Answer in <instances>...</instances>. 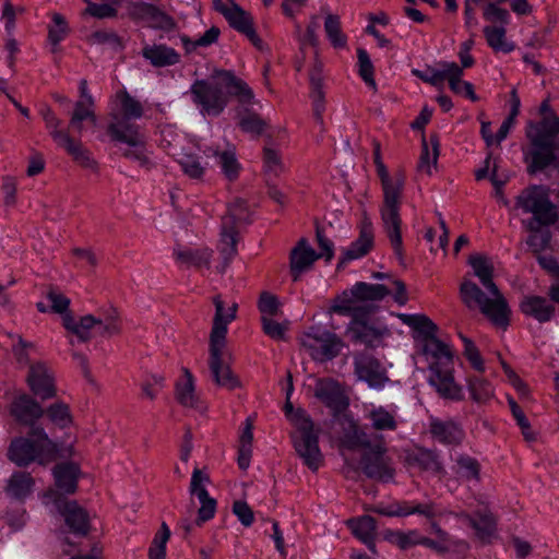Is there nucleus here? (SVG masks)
<instances>
[{
  "label": "nucleus",
  "mask_w": 559,
  "mask_h": 559,
  "mask_svg": "<svg viewBox=\"0 0 559 559\" xmlns=\"http://www.w3.org/2000/svg\"><path fill=\"white\" fill-rule=\"evenodd\" d=\"M468 263L474 275L479 278L481 285L488 292L489 297L474 282L465 280L460 287L463 302L468 308L478 307L495 325L506 328L509 324L510 310L492 281L493 264L491 260L481 254H473Z\"/></svg>",
  "instance_id": "1"
},
{
  "label": "nucleus",
  "mask_w": 559,
  "mask_h": 559,
  "mask_svg": "<svg viewBox=\"0 0 559 559\" xmlns=\"http://www.w3.org/2000/svg\"><path fill=\"white\" fill-rule=\"evenodd\" d=\"M215 316L210 334L209 368L213 380L227 389L239 386L240 382L230 370V355L226 348L227 325L235 319L237 305L231 304L227 308L219 296L214 297Z\"/></svg>",
  "instance_id": "2"
},
{
  "label": "nucleus",
  "mask_w": 559,
  "mask_h": 559,
  "mask_svg": "<svg viewBox=\"0 0 559 559\" xmlns=\"http://www.w3.org/2000/svg\"><path fill=\"white\" fill-rule=\"evenodd\" d=\"M421 354L428 365L427 381L440 396L453 401L463 399V391L453 376L454 352L437 336L428 337L421 344Z\"/></svg>",
  "instance_id": "3"
},
{
  "label": "nucleus",
  "mask_w": 559,
  "mask_h": 559,
  "mask_svg": "<svg viewBox=\"0 0 559 559\" xmlns=\"http://www.w3.org/2000/svg\"><path fill=\"white\" fill-rule=\"evenodd\" d=\"M374 165L383 193L382 222L392 246L396 252H400L402 246L400 205L405 186V175L400 170L393 174L389 173L381 159L379 147L374 151Z\"/></svg>",
  "instance_id": "4"
},
{
  "label": "nucleus",
  "mask_w": 559,
  "mask_h": 559,
  "mask_svg": "<svg viewBox=\"0 0 559 559\" xmlns=\"http://www.w3.org/2000/svg\"><path fill=\"white\" fill-rule=\"evenodd\" d=\"M242 92V81L226 70L215 71L206 80H197L190 88L193 103L213 116L219 115L229 100Z\"/></svg>",
  "instance_id": "5"
},
{
  "label": "nucleus",
  "mask_w": 559,
  "mask_h": 559,
  "mask_svg": "<svg viewBox=\"0 0 559 559\" xmlns=\"http://www.w3.org/2000/svg\"><path fill=\"white\" fill-rule=\"evenodd\" d=\"M559 133V117L549 111L539 123H531L527 136L533 145L530 171L559 170V145L551 138Z\"/></svg>",
  "instance_id": "6"
},
{
  "label": "nucleus",
  "mask_w": 559,
  "mask_h": 559,
  "mask_svg": "<svg viewBox=\"0 0 559 559\" xmlns=\"http://www.w3.org/2000/svg\"><path fill=\"white\" fill-rule=\"evenodd\" d=\"M349 429L344 433L342 445L345 449L362 450V471L370 477L381 481H389L393 478V468L389 459L384 455V448L381 443L370 447L366 440V433L361 431L357 423L347 419Z\"/></svg>",
  "instance_id": "7"
},
{
  "label": "nucleus",
  "mask_w": 559,
  "mask_h": 559,
  "mask_svg": "<svg viewBox=\"0 0 559 559\" xmlns=\"http://www.w3.org/2000/svg\"><path fill=\"white\" fill-rule=\"evenodd\" d=\"M57 445L43 428L33 426L29 438H19L12 441L9 457L19 466H26L32 462L45 465L57 457Z\"/></svg>",
  "instance_id": "8"
},
{
  "label": "nucleus",
  "mask_w": 559,
  "mask_h": 559,
  "mask_svg": "<svg viewBox=\"0 0 559 559\" xmlns=\"http://www.w3.org/2000/svg\"><path fill=\"white\" fill-rule=\"evenodd\" d=\"M285 414L296 428L293 433L296 452L310 469H319L323 456L318 444V436L313 432L311 419L302 409H295L290 404L286 405Z\"/></svg>",
  "instance_id": "9"
},
{
  "label": "nucleus",
  "mask_w": 559,
  "mask_h": 559,
  "mask_svg": "<svg viewBox=\"0 0 559 559\" xmlns=\"http://www.w3.org/2000/svg\"><path fill=\"white\" fill-rule=\"evenodd\" d=\"M516 205L524 213L532 214L527 227L537 231L544 226H549L558 219L556 205L549 200L548 189L542 186H533L524 190L516 199Z\"/></svg>",
  "instance_id": "10"
},
{
  "label": "nucleus",
  "mask_w": 559,
  "mask_h": 559,
  "mask_svg": "<svg viewBox=\"0 0 559 559\" xmlns=\"http://www.w3.org/2000/svg\"><path fill=\"white\" fill-rule=\"evenodd\" d=\"M63 326L75 334L80 341L86 342L92 335L112 336L119 334L121 331V322L115 309L99 314L98 317L87 314L75 321L71 313H66L62 317Z\"/></svg>",
  "instance_id": "11"
},
{
  "label": "nucleus",
  "mask_w": 559,
  "mask_h": 559,
  "mask_svg": "<svg viewBox=\"0 0 559 559\" xmlns=\"http://www.w3.org/2000/svg\"><path fill=\"white\" fill-rule=\"evenodd\" d=\"M304 349L317 361L333 359L343 348L342 340L322 326H311L300 336Z\"/></svg>",
  "instance_id": "12"
},
{
  "label": "nucleus",
  "mask_w": 559,
  "mask_h": 559,
  "mask_svg": "<svg viewBox=\"0 0 559 559\" xmlns=\"http://www.w3.org/2000/svg\"><path fill=\"white\" fill-rule=\"evenodd\" d=\"M107 132L112 141L126 143L130 148L126 150L123 156L140 163L142 166H147L150 159L145 150V138L141 133L138 124H122L115 123L108 124Z\"/></svg>",
  "instance_id": "13"
},
{
  "label": "nucleus",
  "mask_w": 559,
  "mask_h": 559,
  "mask_svg": "<svg viewBox=\"0 0 559 559\" xmlns=\"http://www.w3.org/2000/svg\"><path fill=\"white\" fill-rule=\"evenodd\" d=\"M53 502L57 511L63 516L69 530L76 535L85 536L90 531V516L76 501L62 498L55 490H48L44 495V502Z\"/></svg>",
  "instance_id": "14"
},
{
  "label": "nucleus",
  "mask_w": 559,
  "mask_h": 559,
  "mask_svg": "<svg viewBox=\"0 0 559 559\" xmlns=\"http://www.w3.org/2000/svg\"><path fill=\"white\" fill-rule=\"evenodd\" d=\"M431 527L438 537L437 540L423 536L416 530L407 532L388 531L384 533V539L393 545H396L401 549H408L416 545H424L437 551L449 550L450 542L447 533H444L436 523H432Z\"/></svg>",
  "instance_id": "15"
},
{
  "label": "nucleus",
  "mask_w": 559,
  "mask_h": 559,
  "mask_svg": "<svg viewBox=\"0 0 559 559\" xmlns=\"http://www.w3.org/2000/svg\"><path fill=\"white\" fill-rule=\"evenodd\" d=\"M128 12L131 19L144 22L152 28L169 32L176 27L175 20L152 3L143 1L132 2L128 7Z\"/></svg>",
  "instance_id": "16"
},
{
  "label": "nucleus",
  "mask_w": 559,
  "mask_h": 559,
  "mask_svg": "<svg viewBox=\"0 0 559 559\" xmlns=\"http://www.w3.org/2000/svg\"><path fill=\"white\" fill-rule=\"evenodd\" d=\"M241 206L233 205L228 209V213L222 221V233L219 240V252L223 255L225 263L231 260L236 252L238 226L241 225Z\"/></svg>",
  "instance_id": "17"
},
{
  "label": "nucleus",
  "mask_w": 559,
  "mask_h": 559,
  "mask_svg": "<svg viewBox=\"0 0 559 559\" xmlns=\"http://www.w3.org/2000/svg\"><path fill=\"white\" fill-rule=\"evenodd\" d=\"M348 332L356 340L370 347L381 346L391 336V331L384 323L362 319H352Z\"/></svg>",
  "instance_id": "18"
},
{
  "label": "nucleus",
  "mask_w": 559,
  "mask_h": 559,
  "mask_svg": "<svg viewBox=\"0 0 559 559\" xmlns=\"http://www.w3.org/2000/svg\"><path fill=\"white\" fill-rule=\"evenodd\" d=\"M27 382L31 391L41 400L51 399L56 395L53 372L44 362L31 365Z\"/></svg>",
  "instance_id": "19"
},
{
  "label": "nucleus",
  "mask_w": 559,
  "mask_h": 559,
  "mask_svg": "<svg viewBox=\"0 0 559 559\" xmlns=\"http://www.w3.org/2000/svg\"><path fill=\"white\" fill-rule=\"evenodd\" d=\"M314 395L333 412H342L348 406L342 385L333 379H318L314 386Z\"/></svg>",
  "instance_id": "20"
},
{
  "label": "nucleus",
  "mask_w": 559,
  "mask_h": 559,
  "mask_svg": "<svg viewBox=\"0 0 559 559\" xmlns=\"http://www.w3.org/2000/svg\"><path fill=\"white\" fill-rule=\"evenodd\" d=\"M320 254L312 248L309 241L301 238L289 253V270L294 281L310 271Z\"/></svg>",
  "instance_id": "21"
},
{
  "label": "nucleus",
  "mask_w": 559,
  "mask_h": 559,
  "mask_svg": "<svg viewBox=\"0 0 559 559\" xmlns=\"http://www.w3.org/2000/svg\"><path fill=\"white\" fill-rule=\"evenodd\" d=\"M287 170L280 144L267 138L262 151V173L266 181L274 182Z\"/></svg>",
  "instance_id": "22"
},
{
  "label": "nucleus",
  "mask_w": 559,
  "mask_h": 559,
  "mask_svg": "<svg viewBox=\"0 0 559 559\" xmlns=\"http://www.w3.org/2000/svg\"><path fill=\"white\" fill-rule=\"evenodd\" d=\"M374 512L385 516H407L411 514H420L428 519H432L438 514L432 503H413V502H394L390 504H378Z\"/></svg>",
  "instance_id": "23"
},
{
  "label": "nucleus",
  "mask_w": 559,
  "mask_h": 559,
  "mask_svg": "<svg viewBox=\"0 0 559 559\" xmlns=\"http://www.w3.org/2000/svg\"><path fill=\"white\" fill-rule=\"evenodd\" d=\"M329 314L337 313L341 316H350L353 319H361L367 314L360 297L354 285L350 289L344 290L336 296L328 310Z\"/></svg>",
  "instance_id": "24"
},
{
  "label": "nucleus",
  "mask_w": 559,
  "mask_h": 559,
  "mask_svg": "<svg viewBox=\"0 0 559 559\" xmlns=\"http://www.w3.org/2000/svg\"><path fill=\"white\" fill-rule=\"evenodd\" d=\"M142 57L154 68L171 67L180 62V55L165 44H145Z\"/></svg>",
  "instance_id": "25"
},
{
  "label": "nucleus",
  "mask_w": 559,
  "mask_h": 559,
  "mask_svg": "<svg viewBox=\"0 0 559 559\" xmlns=\"http://www.w3.org/2000/svg\"><path fill=\"white\" fill-rule=\"evenodd\" d=\"M355 371L359 380L365 381L369 388L374 390L383 389L389 381L385 372L373 358L365 357L357 360Z\"/></svg>",
  "instance_id": "26"
},
{
  "label": "nucleus",
  "mask_w": 559,
  "mask_h": 559,
  "mask_svg": "<svg viewBox=\"0 0 559 559\" xmlns=\"http://www.w3.org/2000/svg\"><path fill=\"white\" fill-rule=\"evenodd\" d=\"M117 98L120 102V112L111 114V121L109 124H115L116 122L122 124H134L131 120L140 119L143 116L142 104L126 91L118 93Z\"/></svg>",
  "instance_id": "27"
},
{
  "label": "nucleus",
  "mask_w": 559,
  "mask_h": 559,
  "mask_svg": "<svg viewBox=\"0 0 559 559\" xmlns=\"http://www.w3.org/2000/svg\"><path fill=\"white\" fill-rule=\"evenodd\" d=\"M174 258L176 262L183 267H210L212 250L209 248H186L177 246L174 249Z\"/></svg>",
  "instance_id": "28"
},
{
  "label": "nucleus",
  "mask_w": 559,
  "mask_h": 559,
  "mask_svg": "<svg viewBox=\"0 0 559 559\" xmlns=\"http://www.w3.org/2000/svg\"><path fill=\"white\" fill-rule=\"evenodd\" d=\"M11 414L23 424L33 425L44 414L41 406L28 395L19 396L11 405Z\"/></svg>",
  "instance_id": "29"
},
{
  "label": "nucleus",
  "mask_w": 559,
  "mask_h": 559,
  "mask_svg": "<svg viewBox=\"0 0 559 559\" xmlns=\"http://www.w3.org/2000/svg\"><path fill=\"white\" fill-rule=\"evenodd\" d=\"M372 242V226L370 223L365 222L360 228V235L358 239L354 241L346 250H344L341 262L346 263L362 258L371 249Z\"/></svg>",
  "instance_id": "30"
},
{
  "label": "nucleus",
  "mask_w": 559,
  "mask_h": 559,
  "mask_svg": "<svg viewBox=\"0 0 559 559\" xmlns=\"http://www.w3.org/2000/svg\"><path fill=\"white\" fill-rule=\"evenodd\" d=\"M401 322L409 326L416 334L417 337L421 338L424 343L428 337L436 336L437 325L425 314L419 313H395Z\"/></svg>",
  "instance_id": "31"
},
{
  "label": "nucleus",
  "mask_w": 559,
  "mask_h": 559,
  "mask_svg": "<svg viewBox=\"0 0 559 559\" xmlns=\"http://www.w3.org/2000/svg\"><path fill=\"white\" fill-rule=\"evenodd\" d=\"M521 310L539 322L549 321L555 312L554 306L546 298L539 296H526L521 302Z\"/></svg>",
  "instance_id": "32"
},
{
  "label": "nucleus",
  "mask_w": 559,
  "mask_h": 559,
  "mask_svg": "<svg viewBox=\"0 0 559 559\" xmlns=\"http://www.w3.org/2000/svg\"><path fill=\"white\" fill-rule=\"evenodd\" d=\"M53 477L56 487L63 493H73L76 490L79 466L74 463H61L55 466Z\"/></svg>",
  "instance_id": "33"
},
{
  "label": "nucleus",
  "mask_w": 559,
  "mask_h": 559,
  "mask_svg": "<svg viewBox=\"0 0 559 559\" xmlns=\"http://www.w3.org/2000/svg\"><path fill=\"white\" fill-rule=\"evenodd\" d=\"M35 485L31 474L25 472L13 473L7 481L5 492L13 499L25 500L33 492Z\"/></svg>",
  "instance_id": "34"
},
{
  "label": "nucleus",
  "mask_w": 559,
  "mask_h": 559,
  "mask_svg": "<svg viewBox=\"0 0 559 559\" xmlns=\"http://www.w3.org/2000/svg\"><path fill=\"white\" fill-rule=\"evenodd\" d=\"M355 286L367 313L372 310L374 302L382 300L392 292V289L384 284H368L365 282H358L355 284Z\"/></svg>",
  "instance_id": "35"
},
{
  "label": "nucleus",
  "mask_w": 559,
  "mask_h": 559,
  "mask_svg": "<svg viewBox=\"0 0 559 559\" xmlns=\"http://www.w3.org/2000/svg\"><path fill=\"white\" fill-rule=\"evenodd\" d=\"M488 46L496 52L510 53L515 49L507 38L506 25H486L483 29Z\"/></svg>",
  "instance_id": "36"
},
{
  "label": "nucleus",
  "mask_w": 559,
  "mask_h": 559,
  "mask_svg": "<svg viewBox=\"0 0 559 559\" xmlns=\"http://www.w3.org/2000/svg\"><path fill=\"white\" fill-rule=\"evenodd\" d=\"M214 8L236 31L245 34V12L234 0H213Z\"/></svg>",
  "instance_id": "37"
},
{
  "label": "nucleus",
  "mask_w": 559,
  "mask_h": 559,
  "mask_svg": "<svg viewBox=\"0 0 559 559\" xmlns=\"http://www.w3.org/2000/svg\"><path fill=\"white\" fill-rule=\"evenodd\" d=\"M61 146L72 158L74 162L80 164L82 167L94 169L96 167V162L92 157L88 150H86L80 141H75L69 134L63 136L57 143Z\"/></svg>",
  "instance_id": "38"
},
{
  "label": "nucleus",
  "mask_w": 559,
  "mask_h": 559,
  "mask_svg": "<svg viewBox=\"0 0 559 559\" xmlns=\"http://www.w3.org/2000/svg\"><path fill=\"white\" fill-rule=\"evenodd\" d=\"M206 154H211L217 158V163L222 169L224 176L229 180L234 181L239 177L241 170V164L236 157L235 148H226L222 152L209 150Z\"/></svg>",
  "instance_id": "39"
},
{
  "label": "nucleus",
  "mask_w": 559,
  "mask_h": 559,
  "mask_svg": "<svg viewBox=\"0 0 559 559\" xmlns=\"http://www.w3.org/2000/svg\"><path fill=\"white\" fill-rule=\"evenodd\" d=\"M430 431L438 441L447 444L459 443L463 438V431L453 421L432 420Z\"/></svg>",
  "instance_id": "40"
},
{
  "label": "nucleus",
  "mask_w": 559,
  "mask_h": 559,
  "mask_svg": "<svg viewBox=\"0 0 559 559\" xmlns=\"http://www.w3.org/2000/svg\"><path fill=\"white\" fill-rule=\"evenodd\" d=\"M353 534L373 550V538L376 534V522L371 516H361L347 522Z\"/></svg>",
  "instance_id": "41"
},
{
  "label": "nucleus",
  "mask_w": 559,
  "mask_h": 559,
  "mask_svg": "<svg viewBox=\"0 0 559 559\" xmlns=\"http://www.w3.org/2000/svg\"><path fill=\"white\" fill-rule=\"evenodd\" d=\"M439 157V143L435 138H430V141H423V152L420 155L418 170L423 174L431 176L437 168Z\"/></svg>",
  "instance_id": "42"
},
{
  "label": "nucleus",
  "mask_w": 559,
  "mask_h": 559,
  "mask_svg": "<svg viewBox=\"0 0 559 559\" xmlns=\"http://www.w3.org/2000/svg\"><path fill=\"white\" fill-rule=\"evenodd\" d=\"M176 397L178 402L186 407L197 406L193 378L188 369H185L183 377L177 382Z\"/></svg>",
  "instance_id": "43"
},
{
  "label": "nucleus",
  "mask_w": 559,
  "mask_h": 559,
  "mask_svg": "<svg viewBox=\"0 0 559 559\" xmlns=\"http://www.w3.org/2000/svg\"><path fill=\"white\" fill-rule=\"evenodd\" d=\"M94 99L87 98V100H78L74 106V111L70 119V128L76 132H82V122L84 120H91L93 123L96 122V116L93 110Z\"/></svg>",
  "instance_id": "44"
},
{
  "label": "nucleus",
  "mask_w": 559,
  "mask_h": 559,
  "mask_svg": "<svg viewBox=\"0 0 559 559\" xmlns=\"http://www.w3.org/2000/svg\"><path fill=\"white\" fill-rule=\"evenodd\" d=\"M441 67L442 82L447 80L450 90L455 94H461L463 84L467 82L462 79L463 69L455 62H441Z\"/></svg>",
  "instance_id": "45"
},
{
  "label": "nucleus",
  "mask_w": 559,
  "mask_h": 559,
  "mask_svg": "<svg viewBox=\"0 0 559 559\" xmlns=\"http://www.w3.org/2000/svg\"><path fill=\"white\" fill-rule=\"evenodd\" d=\"M194 497L198 499L200 503V507L198 509V516L194 524L201 526L205 522L214 518L217 503L216 500L209 495L207 489H205L202 492H199Z\"/></svg>",
  "instance_id": "46"
},
{
  "label": "nucleus",
  "mask_w": 559,
  "mask_h": 559,
  "mask_svg": "<svg viewBox=\"0 0 559 559\" xmlns=\"http://www.w3.org/2000/svg\"><path fill=\"white\" fill-rule=\"evenodd\" d=\"M368 418L376 430H394L396 428L394 414L382 406L373 407Z\"/></svg>",
  "instance_id": "47"
},
{
  "label": "nucleus",
  "mask_w": 559,
  "mask_h": 559,
  "mask_svg": "<svg viewBox=\"0 0 559 559\" xmlns=\"http://www.w3.org/2000/svg\"><path fill=\"white\" fill-rule=\"evenodd\" d=\"M324 31L334 48H344L346 46V36L341 29V22L336 15L330 14L325 17Z\"/></svg>",
  "instance_id": "48"
},
{
  "label": "nucleus",
  "mask_w": 559,
  "mask_h": 559,
  "mask_svg": "<svg viewBox=\"0 0 559 559\" xmlns=\"http://www.w3.org/2000/svg\"><path fill=\"white\" fill-rule=\"evenodd\" d=\"M466 519L476 531V534L479 538L486 539L493 534L495 520L489 512L485 511L484 513H478L475 518L466 515Z\"/></svg>",
  "instance_id": "49"
},
{
  "label": "nucleus",
  "mask_w": 559,
  "mask_h": 559,
  "mask_svg": "<svg viewBox=\"0 0 559 559\" xmlns=\"http://www.w3.org/2000/svg\"><path fill=\"white\" fill-rule=\"evenodd\" d=\"M46 414L49 420L60 428H67L72 424L69 406L62 402L51 404L46 409Z\"/></svg>",
  "instance_id": "50"
},
{
  "label": "nucleus",
  "mask_w": 559,
  "mask_h": 559,
  "mask_svg": "<svg viewBox=\"0 0 559 559\" xmlns=\"http://www.w3.org/2000/svg\"><path fill=\"white\" fill-rule=\"evenodd\" d=\"M86 3L85 14L96 19H112L118 14L117 4L105 1L104 3L93 2L92 0H82Z\"/></svg>",
  "instance_id": "51"
},
{
  "label": "nucleus",
  "mask_w": 559,
  "mask_h": 559,
  "mask_svg": "<svg viewBox=\"0 0 559 559\" xmlns=\"http://www.w3.org/2000/svg\"><path fill=\"white\" fill-rule=\"evenodd\" d=\"M170 531L166 523H163L160 530L156 533L148 549L150 559H165L166 543L169 539Z\"/></svg>",
  "instance_id": "52"
},
{
  "label": "nucleus",
  "mask_w": 559,
  "mask_h": 559,
  "mask_svg": "<svg viewBox=\"0 0 559 559\" xmlns=\"http://www.w3.org/2000/svg\"><path fill=\"white\" fill-rule=\"evenodd\" d=\"M358 56V73L360 78L364 80V82L371 87L372 90H376L377 84L373 78V66L370 60V57L368 52L364 49H359L357 51Z\"/></svg>",
  "instance_id": "53"
},
{
  "label": "nucleus",
  "mask_w": 559,
  "mask_h": 559,
  "mask_svg": "<svg viewBox=\"0 0 559 559\" xmlns=\"http://www.w3.org/2000/svg\"><path fill=\"white\" fill-rule=\"evenodd\" d=\"M468 389L474 401L484 403L493 395V389L489 382L484 379L475 378L469 381Z\"/></svg>",
  "instance_id": "54"
},
{
  "label": "nucleus",
  "mask_w": 559,
  "mask_h": 559,
  "mask_svg": "<svg viewBox=\"0 0 559 559\" xmlns=\"http://www.w3.org/2000/svg\"><path fill=\"white\" fill-rule=\"evenodd\" d=\"M483 17L489 23H499L500 25H508L511 20L509 11L501 8L497 3H486L483 8Z\"/></svg>",
  "instance_id": "55"
},
{
  "label": "nucleus",
  "mask_w": 559,
  "mask_h": 559,
  "mask_svg": "<svg viewBox=\"0 0 559 559\" xmlns=\"http://www.w3.org/2000/svg\"><path fill=\"white\" fill-rule=\"evenodd\" d=\"M179 165L181 170L192 179H201L205 173V166L195 155H185L179 159Z\"/></svg>",
  "instance_id": "56"
},
{
  "label": "nucleus",
  "mask_w": 559,
  "mask_h": 559,
  "mask_svg": "<svg viewBox=\"0 0 559 559\" xmlns=\"http://www.w3.org/2000/svg\"><path fill=\"white\" fill-rule=\"evenodd\" d=\"M40 115L45 121L46 128L49 130V134L56 143L63 139L67 134L66 131L59 130L61 120L57 118L53 111L49 107H45L40 110Z\"/></svg>",
  "instance_id": "57"
},
{
  "label": "nucleus",
  "mask_w": 559,
  "mask_h": 559,
  "mask_svg": "<svg viewBox=\"0 0 559 559\" xmlns=\"http://www.w3.org/2000/svg\"><path fill=\"white\" fill-rule=\"evenodd\" d=\"M221 31L216 26L209 28L202 36L195 40H189L186 37L182 38L187 51H191L197 47H209L216 43L219 37Z\"/></svg>",
  "instance_id": "58"
},
{
  "label": "nucleus",
  "mask_w": 559,
  "mask_h": 559,
  "mask_svg": "<svg viewBox=\"0 0 559 559\" xmlns=\"http://www.w3.org/2000/svg\"><path fill=\"white\" fill-rule=\"evenodd\" d=\"M210 484H211L210 475L204 469L194 467L192 475H191L190 485H189V493L191 495V497H194L199 492H202L205 489H207L206 487Z\"/></svg>",
  "instance_id": "59"
},
{
  "label": "nucleus",
  "mask_w": 559,
  "mask_h": 559,
  "mask_svg": "<svg viewBox=\"0 0 559 559\" xmlns=\"http://www.w3.org/2000/svg\"><path fill=\"white\" fill-rule=\"evenodd\" d=\"M460 337L464 345V356L466 357V359L469 361V364L475 370L483 371L484 360L473 341L464 335H460Z\"/></svg>",
  "instance_id": "60"
},
{
  "label": "nucleus",
  "mask_w": 559,
  "mask_h": 559,
  "mask_svg": "<svg viewBox=\"0 0 559 559\" xmlns=\"http://www.w3.org/2000/svg\"><path fill=\"white\" fill-rule=\"evenodd\" d=\"M263 323V330L265 334H267L270 337L282 341L286 337V332L288 330V322H277L276 320L272 318H264L262 320Z\"/></svg>",
  "instance_id": "61"
},
{
  "label": "nucleus",
  "mask_w": 559,
  "mask_h": 559,
  "mask_svg": "<svg viewBox=\"0 0 559 559\" xmlns=\"http://www.w3.org/2000/svg\"><path fill=\"white\" fill-rule=\"evenodd\" d=\"M53 25L49 27L48 38L52 45H58L68 34V25L62 15L56 13L52 16Z\"/></svg>",
  "instance_id": "62"
},
{
  "label": "nucleus",
  "mask_w": 559,
  "mask_h": 559,
  "mask_svg": "<svg viewBox=\"0 0 559 559\" xmlns=\"http://www.w3.org/2000/svg\"><path fill=\"white\" fill-rule=\"evenodd\" d=\"M258 306L262 314V320L275 316L280 308L277 298L270 293L261 294Z\"/></svg>",
  "instance_id": "63"
},
{
  "label": "nucleus",
  "mask_w": 559,
  "mask_h": 559,
  "mask_svg": "<svg viewBox=\"0 0 559 559\" xmlns=\"http://www.w3.org/2000/svg\"><path fill=\"white\" fill-rule=\"evenodd\" d=\"M88 40L92 44L107 45L112 48L121 47V40L115 32L97 31L90 36Z\"/></svg>",
  "instance_id": "64"
}]
</instances>
